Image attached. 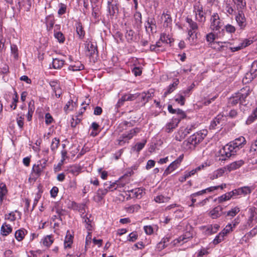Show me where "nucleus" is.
Returning <instances> with one entry per match:
<instances>
[{
  "instance_id": "obj_1",
  "label": "nucleus",
  "mask_w": 257,
  "mask_h": 257,
  "mask_svg": "<svg viewBox=\"0 0 257 257\" xmlns=\"http://www.w3.org/2000/svg\"><path fill=\"white\" fill-rule=\"evenodd\" d=\"M245 139L243 137L240 136L235 139L232 142L225 145L220 151V154L222 157L229 158L234 156L240 149L242 148L245 143Z\"/></svg>"
},
{
  "instance_id": "obj_2",
  "label": "nucleus",
  "mask_w": 257,
  "mask_h": 257,
  "mask_svg": "<svg viewBox=\"0 0 257 257\" xmlns=\"http://www.w3.org/2000/svg\"><path fill=\"white\" fill-rule=\"evenodd\" d=\"M207 135V131L197 132L184 141L182 145V149L187 152L194 150L197 145L201 142Z\"/></svg>"
},
{
  "instance_id": "obj_3",
  "label": "nucleus",
  "mask_w": 257,
  "mask_h": 257,
  "mask_svg": "<svg viewBox=\"0 0 257 257\" xmlns=\"http://www.w3.org/2000/svg\"><path fill=\"white\" fill-rule=\"evenodd\" d=\"M217 44H218L219 47L218 48H216V47H215L214 48L221 52L227 51V49H229L231 52H234L242 49L238 40H237L232 43L230 42H219Z\"/></svg>"
},
{
  "instance_id": "obj_4",
  "label": "nucleus",
  "mask_w": 257,
  "mask_h": 257,
  "mask_svg": "<svg viewBox=\"0 0 257 257\" xmlns=\"http://www.w3.org/2000/svg\"><path fill=\"white\" fill-rule=\"evenodd\" d=\"M140 129L138 127H135L126 133L123 134L117 140L118 144L119 146H123L125 143H128V141L132 139L134 136H136L137 134L140 133Z\"/></svg>"
},
{
  "instance_id": "obj_5",
  "label": "nucleus",
  "mask_w": 257,
  "mask_h": 257,
  "mask_svg": "<svg viewBox=\"0 0 257 257\" xmlns=\"http://www.w3.org/2000/svg\"><path fill=\"white\" fill-rule=\"evenodd\" d=\"M193 13L197 21L200 23H204L205 21V13L203 11L202 5L199 3L196 4L193 7Z\"/></svg>"
},
{
  "instance_id": "obj_6",
  "label": "nucleus",
  "mask_w": 257,
  "mask_h": 257,
  "mask_svg": "<svg viewBox=\"0 0 257 257\" xmlns=\"http://www.w3.org/2000/svg\"><path fill=\"white\" fill-rule=\"evenodd\" d=\"M219 16L217 13H213L210 18V29L213 31H218L222 27Z\"/></svg>"
},
{
  "instance_id": "obj_7",
  "label": "nucleus",
  "mask_w": 257,
  "mask_h": 257,
  "mask_svg": "<svg viewBox=\"0 0 257 257\" xmlns=\"http://www.w3.org/2000/svg\"><path fill=\"white\" fill-rule=\"evenodd\" d=\"M48 159H42L37 162L33 166L32 170L37 176H40L47 166Z\"/></svg>"
},
{
  "instance_id": "obj_8",
  "label": "nucleus",
  "mask_w": 257,
  "mask_h": 257,
  "mask_svg": "<svg viewBox=\"0 0 257 257\" xmlns=\"http://www.w3.org/2000/svg\"><path fill=\"white\" fill-rule=\"evenodd\" d=\"M184 158V155H181L176 160L171 163L164 172V176H167L176 169L180 165Z\"/></svg>"
},
{
  "instance_id": "obj_9",
  "label": "nucleus",
  "mask_w": 257,
  "mask_h": 257,
  "mask_svg": "<svg viewBox=\"0 0 257 257\" xmlns=\"http://www.w3.org/2000/svg\"><path fill=\"white\" fill-rule=\"evenodd\" d=\"M192 130V126H187L186 127H180L178 131L175 134V140L178 141H181L188 134L191 133Z\"/></svg>"
},
{
  "instance_id": "obj_10",
  "label": "nucleus",
  "mask_w": 257,
  "mask_h": 257,
  "mask_svg": "<svg viewBox=\"0 0 257 257\" xmlns=\"http://www.w3.org/2000/svg\"><path fill=\"white\" fill-rule=\"evenodd\" d=\"M248 213L247 224L250 227H251L257 223V208L254 207L250 208Z\"/></svg>"
},
{
  "instance_id": "obj_11",
  "label": "nucleus",
  "mask_w": 257,
  "mask_h": 257,
  "mask_svg": "<svg viewBox=\"0 0 257 257\" xmlns=\"http://www.w3.org/2000/svg\"><path fill=\"white\" fill-rule=\"evenodd\" d=\"M186 20L190 28L188 32L189 36L188 39L190 40L191 39H192V40H193L194 37L196 38V35L194 36V33H195L196 31L198 29V25L197 23L193 21L191 18H187Z\"/></svg>"
},
{
  "instance_id": "obj_12",
  "label": "nucleus",
  "mask_w": 257,
  "mask_h": 257,
  "mask_svg": "<svg viewBox=\"0 0 257 257\" xmlns=\"http://www.w3.org/2000/svg\"><path fill=\"white\" fill-rule=\"evenodd\" d=\"M107 11L110 16H114L118 13V3L117 0H108Z\"/></svg>"
},
{
  "instance_id": "obj_13",
  "label": "nucleus",
  "mask_w": 257,
  "mask_h": 257,
  "mask_svg": "<svg viewBox=\"0 0 257 257\" xmlns=\"http://www.w3.org/2000/svg\"><path fill=\"white\" fill-rule=\"evenodd\" d=\"M180 121V118H177L176 116H173L164 127L165 131L167 133L172 132L178 126Z\"/></svg>"
},
{
  "instance_id": "obj_14",
  "label": "nucleus",
  "mask_w": 257,
  "mask_h": 257,
  "mask_svg": "<svg viewBox=\"0 0 257 257\" xmlns=\"http://www.w3.org/2000/svg\"><path fill=\"white\" fill-rule=\"evenodd\" d=\"M191 236L190 235L189 233H186L175 239L173 241L171 242V244L173 246H178L182 245L184 243L187 242L191 238Z\"/></svg>"
},
{
  "instance_id": "obj_15",
  "label": "nucleus",
  "mask_w": 257,
  "mask_h": 257,
  "mask_svg": "<svg viewBox=\"0 0 257 257\" xmlns=\"http://www.w3.org/2000/svg\"><path fill=\"white\" fill-rule=\"evenodd\" d=\"M235 20L241 29H244L246 26V18L242 11H238Z\"/></svg>"
},
{
  "instance_id": "obj_16",
  "label": "nucleus",
  "mask_w": 257,
  "mask_h": 257,
  "mask_svg": "<svg viewBox=\"0 0 257 257\" xmlns=\"http://www.w3.org/2000/svg\"><path fill=\"white\" fill-rule=\"evenodd\" d=\"M254 188L255 187L253 186L251 187L244 186L236 189H234V191L235 196L242 194L243 195H246L247 194H250L252 190L254 189Z\"/></svg>"
},
{
  "instance_id": "obj_17",
  "label": "nucleus",
  "mask_w": 257,
  "mask_h": 257,
  "mask_svg": "<svg viewBox=\"0 0 257 257\" xmlns=\"http://www.w3.org/2000/svg\"><path fill=\"white\" fill-rule=\"evenodd\" d=\"M139 97L138 93L124 94L119 99L117 104L119 105H122L124 101H133Z\"/></svg>"
},
{
  "instance_id": "obj_18",
  "label": "nucleus",
  "mask_w": 257,
  "mask_h": 257,
  "mask_svg": "<svg viewBox=\"0 0 257 257\" xmlns=\"http://www.w3.org/2000/svg\"><path fill=\"white\" fill-rule=\"evenodd\" d=\"M60 29V26L59 25H56L54 27V37L58 40V41L60 43H63L64 42L65 40V37L63 34L60 32L58 31Z\"/></svg>"
},
{
  "instance_id": "obj_19",
  "label": "nucleus",
  "mask_w": 257,
  "mask_h": 257,
  "mask_svg": "<svg viewBox=\"0 0 257 257\" xmlns=\"http://www.w3.org/2000/svg\"><path fill=\"white\" fill-rule=\"evenodd\" d=\"M222 208L218 206L211 210L208 213V215L212 219H216L221 215Z\"/></svg>"
},
{
  "instance_id": "obj_20",
  "label": "nucleus",
  "mask_w": 257,
  "mask_h": 257,
  "mask_svg": "<svg viewBox=\"0 0 257 257\" xmlns=\"http://www.w3.org/2000/svg\"><path fill=\"white\" fill-rule=\"evenodd\" d=\"M73 235L70 233L69 230H68L66 232L64 241V245L65 249L70 248L71 247L73 242Z\"/></svg>"
},
{
  "instance_id": "obj_21",
  "label": "nucleus",
  "mask_w": 257,
  "mask_h": 257,
  "mask_svg": "<svg viewBox=\"0 0 257 257\" xmlns=\"http://www.w3.org/2000/svg\"><path fill=\"white\" fill-rule=\"evenodd\" d=\"M244 164V161L242 160H240L233 162L227 166V169L228 171L230 172L236 169H238L242 166Z\"/></svg>"
},
{
  "instance_id": "obj_22",
  "label": "nucleus",
  "mask_w": 257,
  "mask_h": 257,
  "mask_svg": "<svg viewBox=\"0 0 257 257\" xmlns=\"http://www.w3.org/2000/svg\"><path fill=\"white\" fill-rule=\"evenodd\" d=\"M233 196H235L234 190L218 197L217 199V200L218 201V203H222L223 202L229 200Z\"/></svg>"
},
{
  "instance_id": "obj_23",
  "label": "nucleus",
  "mask_w": 257,
  "mask_h": 257,
  "mask_svg": "<svg viewBox=\"0 0 257 257\" xmlns=\"http://www.w3.org/2000/svg\"><path fill=\"white\" fill-rule=\"evenodd\" d=\"M257 234V225L249 232L245 234L241 238V241L247 242L249 239L254 236Z\"/></svg>"
},
{
  "instance_id": "obj_24",
  "label": "nucleus",
  "mask_w": 257,
  "mask_h": 257,
  "mask_svg": "<svg viewBox=\"0 0 257 257\" xmlns=\"http://www.w3.org/2000/svg\"><path fill=\"white\" fill-rule=\"evenodd\" d=\"M146 31L147 32H150L153 33L154 31H156V24L154 19H149L146 22L145 25Z\"/></svg>"
},
{
  "instance_id": "obj_25",
  "label": "nucleus",
  "mask_w": 257,
  "mask_h": 257,
  "mask_svg": "<svg viewBox=\"0 0 257 257\" xmlns=\"http://www.w3.org/2000/svg\"><path fill=\"white\" fill-rule=\"evenodd\" d=\"M223 9L227 15H232L234 13V10L231 4L228 1H225L224 2Z\"/></svg>"
},
{
  "instance_id": "obj_26",
  "label": "nucleus",
  "mask_w": 257,
  "mask_h": 257,
  "mask_svg": "<svg viewBox=\"0 0 257 257\" xmlns=\"http://www.w3.org/2000/svg\"><path fill=\"white\" fill-rule=\"evenodd\" d=\"M13 228L11 225L4 223L1 228V233L3 236H7L12 232Z\"/></svg>"
},
{
  "instance_id": "obj_27",
  "label": "nucleus",
  "mask_w": 257,
  "mask_h": 257,
  "mask_svg": "<svg viewBox=\"0 0 257 257\" xmlns=\"http://www.w3.org/2000/svg\"><path fill=\"white\" fill-rule=\"evenodd\" d=\"M163 43L159 40L156 44L150 46V49L151 51H155L157 53L164 51L165 48L163 46Z\"/></svg>"
},
{
  "instance_id": "obj_28",
  "label": "nucleus",
  "mask_w": 257,
  "mask_h": 257,
  "mask_svg": "<svg viewBox=\"0 0 257 257\" xmlns=\"http://www.w3.org/2000/svg\"><path fill=\"white\" fill-rule=\"evenodd\" d=\"M215 39V36L212 33H210L206 35V41L209 43L210 45H211V46L214 48H215V47H216V48H218L219 47L217 43L219 42H214Z\"/></svg>"
},
{
  "instance_id": "obj_29",
  "label": "nucleus",
  "mask_w": 257,
  "mask_h": 257,
  "mask_svg": "<svg viewBox=\"0 0 257 257\" xmlns=\"http://www.w3.org/2000/svg\"><path fill=\"white\" fill-rule=\"evenodd\" d=\"M76 106V103L70 99L64 106V110L67 113L69 111H73Z\"/></svg>"
},
{
  "instance_id": "obj_30",
  "label": "nucleus",
  "mask_w": 257,
  "mask_h": 257,
  "mask_svg": "<svg viewBox=\"0 0 257 257\" xmlns=\"http://www.w3.org/2000/svg\"><path fill=\"white\" fill-rule=\"evenodd\" d=\"M8 193L7 188L5 183L0 182V203L2 204L5 196Z\"/></svg>"
},
{
  "instance_id": "obj_31",
  "label": "nucleus",
  "mask_w": 257,
  "mask_h": 257,
  "mask_svg": "<svg viewBox=\"0 0 257 257\" xmlns=\"http://www.w3.org/2000/svg\"><path fill=\"white\" fill-rule=\"evenodd\" d=\"M45 20L47 30L48 31H51L54 24V17L51 15L48 16L46 17Z\"/></svg>"
},
{
  "instance_id": "obj_32",
  "label": "nucleus",
  "mask_w": 257,
  "mask_h": 257,
  "mask_svg": "<svg viewBox=\"0 0 257 257\" xmlns=\"http://www.w3.org/2000/svg\"><path fill=\"white\" fill-rule=\"evenodd\" d=\"M179 80L175 79L172 84H170L167 88L166 91L164 92V96H167L168 94L173 92L176 88L177 86L179 84Z\"/></svg>"
},
{
  "instance_id": "obj_33",
  "label": "nucleus",
  "mask_w": 257,
  "mask_h": 257,
  "mask_svg": "<svg viewBox=\"0 0 257 257\" xmlns=\"http://www.w3.org/2000/svg\"><path fill=\"white\" fill-rule=\"evenodd\" d=\"M236 6L238 11H242V10L246 8V2L245 0H232Z\"/></svg>"
},
{
  "instance_id": "obj_34",
  "label": "nucleus",
  "mask_w": 257,
  "mask_h": 257,
  "mask_svg": "<svg viewBox=\"0 0 257 257\" xmlns=\"http://www.w3.org/2000/svg\"><path fill=\"white\" fill-rule=\"evenodd\" d=\"M138 95L140 98H141V102L143 104H145L147 102L152 96L151 94L149 92H144L142 93H138Z\"/></svg>"
},
{
  "instance_id": "obj_35",
  "label": "nucleus",
  "mask_w": 257,
  "mask_h": 257,
  "mask_svg": "<svg viewBox=\"0 0 257 257\" xmlns=\"http://www.w3.org/2000/svg\"><path fill=\"white\" fill-rule=\"evenodd\" d=\"M26 232L27 231L24 229L17 230L15 234L16 239L19 241H22L24 238Z\"/></svg>"
},
{
  "instance_id": "obj_36",
  "label": "nucleus",
  "mask_w": 257,
  "mask_h": 257,
  "mask_svg": "<svg viewBox=\"0 0 257 257\" xmlns=\"http://www.w3.org/2000/svg\"><path fill=\"white\" fill-rule=\"evenodd\" d=\"M115 182H106L104 183V187L106 190L107 192L108 191H113V190L117 189V186L116 185Z\"/></svg>"
},
{
  "instance_id": "obj_37",
  "label": "nucleus",
  "mask_w": 257,
  "mask_h": 257,
  "mask_svg": "<svg viewBox=\"0 0 257 257\" xmlns=\"http://www.w3.org/2000/svg\"><path fill=\"white\" fill-rule=\"evenodd\" d=\"M84 68L83 65L81 64L80 62H76L74 64L70 65L68 67V69L73 71H76L83 70Z\"/></svg>"
},
{
  "instance_id": "obj_38",
  "label": "nucleus",
  "mask_w": 257,
  "mask_h": 257,
  "mask_svg": "<svg viewBox=\"0 0 257 257\" xmlns=\"http://www.w3.org/2000/svg\"><path fill=\"white\" fill-rule=\"evenodd\" d=\"M86 47L89 53V54L90 55H94L97 52L96 46L92 43L88 42L86 44Z\"/></svg>"
},
{
  "instance_id": "obj_39",
  "label": "nucleus",
  "mask_w": 257,
  "mask_h": 257,
  "mask_svg": "<svg viewBox=\"0 0 257 257\" xmlns=\"http://www.w3.org/2000/svg\"><path fill=\"white\" fill-rule=\"evenodd\" d=\"M224 173V170L223 169L220 168L217 169L210 175V178L212 180L216 179L219 177H221Z\"/></svg>"
},
{
  "instance_id": "obj_40",
  "label": "nucleus",
  "mask_w": 257,
  "mask_h": 257,
  "mask_svg": "<svg viewBox=\"0 0 257 257\" xmlns=\"http://www.w3.org/2000/svg\"><path fill=\"white\" fill-rule=\"evenodd\" d=\"M83 222L85 223V227L88 230V232H90L92 230L93 225L92 224V222L87 217L86 214L83 217Z\"/></svg>"
},
{
  "instance_id": "obj_41",
  "label": "nucleus",
  "mask_w": 257,
  "mask_h": 257,
  "mask_svg": "<svg viewBox=\"0 0 257 257\" xmlns=\"http://www.w3.org/2000/svg\"><path fill=\"white\" fill-rule=\"evenodd\" d=\"M34 110V101L33 100H32L30 101V102L29 103L28 112L27 115V119L29 121L31 120Z\"/></svg>"
},
{
  "instance_id": "obj_42",
  "label": "nucleus",
  "mask_w": 257,
  "mask_h": 257,
  "mask_svg": "<svg viewBox=\"0 0 257 257\" xmlns=\"http://www.w3.org/2000/svg\"><path fill=\"white\" fill-rule=\"evenodd\" d=\"M64 61L63 60L58 58L53 59L52 66L54 69H60L64 65Z\"/></svg>"
},
{
  "instance_id": "obj_43",
  "label": "nucleus",
  "mask_w": 257,
  "mask_h": 257,
  "mask_svg": "<svg viewBox=\"0 0 257 257\" xmlns=\"http://www.w3.org/2000/svg\"><path fill=\"white\" fill-rule=\"evenodd\" d=\"M42 242L44 245L47 247L50 246L53 242V237L51 235H47L42 239Z\"/></svg>"
},
{
  "instance_id": "obj_44",
  "label": "nucleus",
  "mask_w": 257,
  "mask_h": 257,
  "mask_svg": "<svg viewBox=\"0 0 257 257\" xmlns=\"http://www.w3.org/2000/svg\"><path fill=\"white\" fill-rule=\"evenodd\" d=\"M76 30L77 35L80 39H82L85 35V32L80 23H77L76 26Z\"/></svg>"
},
{
  "instance_id": "obj_45",
  "label": "nucleus",
  "mask_w": 257,
  "mask_h": 257,
  "mask_svg": "<svg viewBox=\"0 0 257 257\" xmlns=\"http://www.w3.org/2000/svg\"><path fill=\"white\" fill-rule=\"evenodd\" d=\"M240 211V208L235 206L232 208L230 210L226 212V216H229L231 218L234 217Z\"/></svg>"
},
{
  "instance_id": "obj_46",
  "label": "nucleus",
  "mask_w": 257,
  "mask_h": 257,
  "mask_svg": "<svg viewBox=\"0 0 257 257\" xmlns=\"http://www.w3.org/2000/svg\"><path fill=\"white\" fill-rule=\"evenodd\" d=\"M170 200V197H165L162 195H159L155 197L154 200L158 203L167 202Z\"/></svg>"
},
{
  "instance_id": "obj_47",
  "label": "nucleus",
  "mask_w": 257,
  "mask_h": 257,
  "mask_svg": "<svg viewBox=\"0 0 257 257\" xmlns=\"http://www.w3.org/2000/svg\"><path fill=\"white\" fill-rule=\"evenodd\" d=\"M60 145V140L57 138L53 139L51 144V150L53 152H55Z\"/></svg>"
},
{
  "instance_id": "obj_48",
  "label": "nucleus",
  "mask_w": 257,
  "mask_h": 257,
  "mask_svg": "<svg viewBox=\"0 0 257 257\" xmlns=\"http://www.w3.org/2000/svg\"><path fill=\"white\" fill-rule=\"evenodd\" d=\"M146 143V140H144L142 142L138 143L136 144V145L134 147L132 148V150L134 151H136L137 152H139L144 148Z\"/></svg>"
},
{
  "instance_id": "obj_49",
  "label": "nucleus",
  "mask_w": 257,
  "mask_h": 257,
  "mask_svg": "<svg viewBox=\"0 0 257 257\" xmlns=\"http://www.w3.org/2000/svg\"><path fill=\"white\" fill-rule=\"evenodd\" d=\"M175 100L181 105H183L185 104V98L179 92L175 95Z\"/></svg>"
},
{
  "instance_id": "obj_50",
  "label": "nucleus",
  "mask_w": 257,
  "mask_h": 257,
  "mask_svg": "<svg viewBox=\"0 0 257 257\" xmlns=\"http://www.w3.org/2000/svg\"><path fill=\"white\" fill-rule=\"evenodd\" d=\"M241 96H243L240 94H237L230 99V103L232 105H235L239 102H241Z\"/></svg>"
},
{
  "instance_id": "obj_51",
  "label": "nucleus",
  "mask_w": 257,
  "mask_h": 257,
  "mask_svg": "<svg viewBox=\"0 0 257 257\" xmlns=\"http://www.w3.org/2000/svg\"><path fill=\"white\" fill-rule=\"evenodd\" d=\"M131 191L135 195V196L138 198H140L143 194H145L144 190L141 188L132 190Z\"/></svg>"
},
{
  "instance_id": "obj_52",
  "label": "nucleus",
  "mask_w": 257,
  "mask_h": 257,
  "mask_svg": "<svg viewBox=\"0 0 257 257\" xmlns=\"http://www.w3.org/2000/svg\"><path fill=\"white\" fill-rule=\"evenodd\" d=\"M257 118V107L253 111L252 114L248 117L246 120L247 124H250Z\"/></svg>"
},
{
  "instance_id": "obj_53",
  "label": "nucleus",
  "mask_w": 257,
  "mask_h": 257,
  "mask_svg": "<svg viewBox=\"0 0 257 257\" xmlns=\"http://www.w3.org/2000/svg\"><path fill=\"white\" fill-rule=\"evenodd\" d=\"M160 40L163 43H170L171 42V40L170 37L169 35H167L165 34H162L160 36Z\"/></svg>"
},
{
  "instance_id": "obj_54",
  "label": "nucleus",
  "mask_w": 257,
  "mask_h": 257,
  "mask_svg": "<svg viewBox=\"0 0 257 257\" xmlns=\"http://www.w3.org/2000/svg\"><path fill=\"white\" fill-rule=\"evenodd\" d=\"M238 42H239V44H240L242 48L243 49L244 48H245L246 47H247V46L250 45L251 44H252L253 42V41L252 40L245 39L242 41L238 40Z\"/></svg>"
},
{
  "instance_id": "obj_55",
  "label": "nucleus",
  "mask_w": 257,
  "mask_h": 257,
  "mask_svg": "<svg viewBox=\"0 0 257 257\" xmlns=\"http://www.w3.org/2000/svg\"><path fill=\"white\" fill-rule=\"evenodd\" d=\"M141 208V206L139 204H134L127 208V211L128 213H132L138 211Z\"/></svg>"
},
{
  "instance_id": "obj_56",
  "label": "nucleus",
  "mask_w": 257,
  "mask_h": 257,
  "mask_svg": "<svg viewBox=\"0 0 257 257\" xmlns=\"http://www.w3.org/2000/svg\"><path fill=\"white\" fill-rule=\"evenodd\" d=\"M85 207L86 205L84 204H80L77 205V210L80 212L81 214V216L83 218V217L84 216V213L85 212Z\"/></svg>"
},
{
  "instance_id": "obj_57",
  "label": "nucleus",
  "mask_w": 257,
  "mask_h": 257,
  "mask_svg": "<svg viewBox=\"0 0 257 257\" xmlns=\"http://www.w3.org/2000/svg\"><path fill=\"white\" fill-rule=\"evenodd\" d=\"M67 6L66 5L60 3L59 4V10L58 14L59 16H61L66 13Z\"/></svg>"
},
{
  "instance_id": "obj_58",
  "label": "nucleus",
  "mask_w": 257,
  "mask_h": 257,
  "mask_svg": "<svg viewBox=\"0 0 257 257\" xmlns=\"http://www.w3.org/2000/svg\"><path fill=\"white\" fill-rule=\"evenodd\" d=\"M210 229H211L210 225H207V226H202L200 227V229L205 235L212 234Z\"/></svg>"
},
{
  "instance_id": "obj_59",
  "label": "nucleus",
  "mask_w": 257,
  "mask_h": 257,
  "mask_svg": "<svg viewBox=\"0 0 257 257\" xmlns=\"http://www.w3.org/2000/svg\"><path fill=\"white\" fill-rule=\"evenodd\" d=\"M80 171V168L76 166H71L68 169V171L74 175H78Z\"/></svg>"
},
{
  "instance_id": "obj_60",
  "label": "nucleus",
  "mask_w": 257,
  "mask_h": 257,
  "mask_svg": "<svg viewBox=\"0 0 257 257\" xmlns=\"http://www.w3.org/2000/svg\"><path fill=\"white\" fill-rule=\"evenodd\" d=\"M224 235L220 232L217 235H216L213 240V243L214 244H217L221 242L224 239Z\"/></svg>"
},
{
  "instance_id": "obj_61",
  "label": "nucleus",
  "mask_w": 257,
  "mask_h": 257,
  "mask_svg": "<svg viewBox=\"0 0 257 257\" xmlns=\"http://www.w3.org/2000/svg\"><path fill=\"white\" fill-rule=\"evenodd\" d=\"M9 72V67L6 64H2L0 66V73L3 74H8Z\"/></svg>"
},
{
  "instance_id": "obj_62",
  "label": "nucleus",
  "mask_w": 257,
  "mask_h": 257,
  "mask_svg": "<svg viewBox=\"0 0 257 257\" xmlns=\"http://www.w3.org/2000/svg\"><path fill=\"white\" fill-rule=\"evenodd\" d=\"M162 19L164 20V24H166V26H168L169 24L171 23L172 19L169 15L163 13L162 14Z\"/></svg>"
},
{
  "instance_id": "obj_63",
  "label": "nucleus",
  "mask_w": 257,
  "mask_h": 257,
  "mask_svg": "<svg viewBox=\"0 0 257 257\" xmlns=\"http://www.w3.org/2000/svg\"><path fill=\"white\" fill-rule=\"evenodd\" d=\"M233 230L231 225L230 224H228L220 232L224 236L227 234L231 232Z\"/></svg>"
},
{
  "instance_id": "obj_64",
  "label": "nucleus",
  "mask_w": 257,
  "mask_h": 257,
  "mask_svg": "<svg viewBox=\"0 0 257 257\" xmlns=\"http://www.w3.org/2000/svg\"><path fill=\"white\" fill-rule=\"evenodd\" d=\"M32 0H23V7L27 11L30 10L32 6Z\"/></svg>"
}]
</instances>
